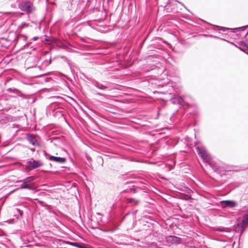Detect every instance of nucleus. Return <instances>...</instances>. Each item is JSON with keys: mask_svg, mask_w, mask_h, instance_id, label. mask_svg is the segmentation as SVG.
<instances>
[{"mask_svg": "<svg viewBox=\"0 0 248 248\" xmlns=\"http://www.w3.org/2000/svg\"><path fill=\"white\" fill-rule=\"evenodd\" d=\"M192 98L190 96H183L181 97L177 95H173V97L170 100L171 103L173 104L180 105L181 106L189 105V102H192Z\"/></svg>", "mask_w": 248, "mask_h": 248, "instance_id": "nucleus-1", "label": "nucleus"}, {"mask_svg": "<svg viewBox=\"0 0 248 248\" xmlns=\"http://www.w3.org/2000/svg\"><path fill=\"white\" fill-rule=\"evenodd\" d=\"M18 8L24 12L28 14L32 12L34 10L33 3L28 0H22L18 3Z\"/></svg>", "mask_w": 248, "mask_h": 248, "instance_id": "nucleus-2", "label": "nucleus"}, {"mask_svg": "<svg viewBox=\"0 0 248 248\" xmlns=\"http://www.w3.org/2000/svg\"><path fill=\"white\" fill-rule=\"evenodd\" d=\"M198 155L205 163H209L211 160V157L204 147L198 146L196 148Z\"/></svg>", "mask_w": 248, "mask_h": 248, "instance_id": "nucleus-3", "label": "nucleus"}, {"mask_svg": "<svg viewBox=\"0 0 248 248\" xmlns=\"http://www.w3.org/2000/svg\"><path fill=\"white\" fill-rule=\"evenodd\" d=\"M34 176L28 177L23 180H20L19 182H22L19 188L32 189L33 188V181L34 180Z\"/></svg>", "mask_w": 248, "mask_h": 248, "instance_id": "nucleus-4", "label": "nucleus"}, {"mask_svg": "<svg viewBox=\"0 0 248 248\" xmlns=\"http://www.w3.org/2000/svg\"><path fill=\"white\" fill-rule=\"evenodd\" d=\"M43 163L42 161L38 160H34L31 158L30 160L28 161L26 163V168L29 170H31L41 167L43 166Z\"/></svg>", "mask_w": 248, "mask_h": 248, "instance_id": "nucleus-5", "label": "nucleus"}, {"mask_svg": "<svg viewBox=\"0 0 248 248\" xmlns=\"http://www.w3.org/2000/svg\"><path fill=\"white\" fill-rule=\"evenodd\" d=\"M208 164L215 172L220 176L225 175L226 171L224 168L220 166L217 163L213 161L212 159Z\"/></svg>", "mask_w": 248, "mask_h": 248, "instance_id": "nucleus-6", "label": "nucleus"}, {"mask_svg": "<svg viewBox=\"0 0 248 248\" xmlns=\"http://www.w3.org/2000/svg\"><path fill=\"white\" fill-rule=\"evenodd\" d=\"M231 43L241 51L248 54V40L246 42L244 41H240L238 42L237 44L233 43Z\"/></svg>", "mask_w": 248, "mask_h": 248, "instance_id": "nucleus-7", "label": "nucleus"}, {"mask_svg": "<svg viewBox=\"0 0 248 248\" xmlns=\"http://www.w3.org/2000/svg\"><path fill=\"white\" fill-rule=\"evenodd\" d=\"M44 155L46 159L57 163H64L66 162V159L65 158L54 156L48 154L46 152H44Z\"/></svg>", "mask_w": 248, "mask_h": 248, "instance_id": "nucleus-8", "label": "nucleus"}, {"mask_svg": "<svg viewBox=\"0 0 248 248\" xmlns=\"http://www.w3.org/2000/svg\"><path fill=\"white\" fill-rule=\"evenodd\" d=\"M27 140L28 141L34 146H39L40 144L37 140L36 136L32 134H27Z\"/></svg>", "mask_w": 248, "mask_h": 248, "instance_id": "nucleus-9", "label": "nucleus"}, {"mask_svg": "<svg viewBox=\"0 0 248 248\" xmlns=\"http://www.w3.org/2000/svg\"><path fill=\"white\" fill-rule=\"evenodd\" d=\"M166 239L167 242L170 243L172 244H179L181 241V239L180 237L173 235L167 236Z\"/></svg>", "mask_w": 248, "mask_h": 248, "instance_id": "nucleus-10", "label": "nucleus"}, {"mask_svg": "<svg viewBox=\"0 0 248 248\" xmlns=\"http://www.w3.org/2000/svg\"><path fill=\"white\" fill-rule=\"evenodd\" d=\"M220 205L222 208L226 207H234L236 205V202L233 201H222L220 202Z\"/></svg>", "mask_w": 248, "mask_h": 248, "instance_id": "nucleus-11", "label": "nucleus"}, {"mask_svg": "<svg viewBox=\"0 0 248 248\" xmlns=\"http://www.w3.org/2000/svg\"><path fill=\"white\" fill-rule=\"evenodd\" d=\"M246 228V227L242 225V223H237L236 225L234 226V230L236 232L242 233Z\"/></svg>", "mask_w": 248, "mask_h": 248, "instance_id": "nucleus-12", "label": "nucleus"}, {"mask_svg": "<svg viewBox=\"0 0 248 248\" xmlns=\"http://www.w3.org/2000/svg\"><path fill=\"white\" fill-rule=\"evenodd\" d=\"M214 230L222 232H231V229L230 228H226L222 226L216 227L214 228Z\"/></svg>", "mask_w": 248, "mask_h": 248, "instance_id": "nucleus-13", "label": "nucleus"}, {"mask_svg": "<svg viewBox=\"0 0 248 248\" xmlns=\"http://www.w3.org/2000/svg\"><path fill=\"white\" fill-rule=\"evenodd\" d=\"M92 84L93 86L97 88L98 89L102 90H105L108 88V87L102 84L99 83L98 82L96 81H93Z\"/></svg>", "mask_w": 248, "mask_h": 248, "instance_id": "nucleus-14", "label": "nucleus"}, {"mask_svg": "<svg viewBox=\"0 0 248 248\" xmlns=\"http://www.w3.org/2000/svg\"><path fill=\"white\" fill-rule=\"evenodd\" d=\"M241 223L246 227L248 225V213L245 214L243 216Z\"/></svg>", "mask_w": 248, "mask_h": 248, "instance_id": "nucleus-15", "label": "nucleus"}, {"mask_svg": "<svg viewBox=\"0 0 248 248\" xmlns=\"http://www.w3.org/2000/svg\"><path fill=\"white\" fill-rule=\"evenodd\" d=\"M127 202L128 203H131L132 205H137L140 203V201L138 200H136L134 199H127Z\"/></svg>", "mask_w": 248, "mask_h": 248, "instance_id": "nucleus-16", "label": "nucleus"}, {"mask_svg": "<svg viewBox=\"0 0 248 248\" xmlns=\"http://www.w3.org/2000/svg\"><path fill=\"white\" fill-rule=\"evenodd\" d=\"M62 108H58V109L56 110L55 113L56 114H57L58 115H61L62 116H63V111H62Z\"/></svg>", "mask_w": 248, "mask_h": 248, "instance_id": "nucleus-17", "label": "nucleus"}, {"mask_svg": "<svg viewBox=\"0 0 248 248\" xmlns=\"http://www.w3.org/2000/svg\"><path fill=\"white\" fill-rule=\"evenodd\" d=\"M133 244V242L132 241L131 239L130 240V241L127 240L125 242H121V243H119L120 245H127V246H131V245H132Z\"/></svg>", "mask_w": 248, "mask_h": 248, "instance_id": "nucleus-18", "label": "nucleus"}, {"mask_svg": "<svg viewBox=\"0 0 248 248\" xmlns=\"http://www.w3.org/2000/svg\"><path fill=\"white\" fill-rule=\"evenodd\" d=\"M248 28V25L241 27H239V28H236L235 30H238L239 31H244L245 29H246Z\"/></svg>", "mask_w": 248, "mask_h": 248, "instance_id": "nucleus-19", "label": "nucleus"}, {"mask_svg": "<svg viewBox=\"0 0 248 248\" xmlns=\"http://www.w3.org/2000/svg\"><path fill=\"white\" fill-rule=\"evenodd\" d=\"M202 35L204 36H209L210 37L215 38H217V39H219V37L215 36H214V35H206V34H203ZM220 39L224 40V41H226L225 39H222V38H220Z\"/></svg>", "mask_w": 248, "mask_h": 248, "instance_id": "nucleus-20", "label": "nucleus"}, {"mask_svg": "<svg viewBox=\"0 0 248 248\" xmlns=\"http://www.w3.org/2000/svg\"><path fill=\"white\" fill-rule=\"evenodd\" d=\"M183 199H184L186 200H189L191 199V196L189 195L188 194H185L183 196Z\"/></svg>", "mask_w": 248, "mask_h": 248, "instance_id": "nucleus-21", "label": "nucleus"}, {"mask_svg": "<svg viewBox=\"0 0 248 248\" xmlns=\"http://www.w3.org/2000/svg\"><path fill=\"white\" fill-rule=\"evenodd\" d=\"M94 94L96 95H100V96H105V94H102V93H98V92H94Z\"/></svg>", "mask_w": 248, "mask_h": 248, "instance_id": "nucleus-22", "label": "nucleus"}, {"mask_svg": "<svg viewBox=\"0 0 248 248\" xmlns=\"http://www.w3.org/2000/svg\"><path fill=\"white\" fill-rule=\"evenodd\" d=\"M30 150H31L32 152H34V151H35V149L34 148H31L30 149Z\"/></svg>", "mask_w": 248, "mask_h": 248, "instance_id": "nucleus-23", "label": "nucleus"}, {"mask_svg": "<svg viewBox=\"0 0 248 248\" xmlns=\"http://www.w3.org/2000/svg\"><path fill=\"white\" fill-rule=\"evenodd\" d=\"M11 7H13V8H16V4H14H14H12L11 5Z\"/></svg>", "mask_w": 248, "mask_h": 248, "instance_id": "nucleus-24", "label": "nucleus"}, {"mask_svg": "<svg viewBox=\"0 0 248 248\" xmlns=\"http://www.w3.org/2000/svg\"><path fill=\"white\" fill-rule=\"evenodd\" d=\"M37 39H38V37H34L33 38V39L34 40H36Z\"/></svg>", "mask_w": 248, "mask_h": 248, "instance_id": "nucleus-25", "label": "nucleus"}, {"mask_svg": "<svg viewBox=\"0 0 248 248\" xmlns=\"http://www.w3.org/2000/svg\"><path fill=\"white\" fill-rule=\"evenodd\" d=\"M192 191L190 190V189H188V193H189L191 192Z\"/></svg>", "mask_w": 248, "mask_h": 248, "instance_id": "nucleus-26", "label": "nucleus"}, {"mask_svg": "<svg viewBox=\"0 0 248 248\" xmlns=\"http://www.w3.org/2000/svg\"><path fill=\"white\" fill-rule=\"evenodd\" d=\"M136 212H137V211H133V213L134 214H136Z\"/></svg>", "mask_w": 248, "mask_h": 248, "instance_id": "nucleus-27", "label": "nucleus"}, {"mask_svg": "<svg viewBox=\"0 0 248 248\" xmlns=\"http://www.w3.org/2000/svg\"><path fill=\"white\" fill-rule=\"evenodd\" d=\"M39 202H40L41 204H42V203H43V202H42V201H39Z\"/></svg>", "mask_w": 248, "mask_h": 248, "instance_id": "nucleus-28", "label": "nucleus"}, {"mask_svg": "<svg viewBox=\"0 0 248 248\" xmlns=\"http://www.w3.org/2000/svg\"><path fill=\"white\" fill-rule=\"evenodd\" d=\"M29 44H30V43H27V46H29Z\"/></svg>", "mask_w": 248, "mask_h": 248, "instance_id": "nucleus-29", "label": "nucleus"}]
</instances>
